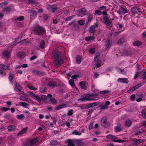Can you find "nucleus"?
Returning a JSON list of instances; mask_svg holds the SVG:
<instances>
[{
  "label": "nucleus",
  "mask_w": 146,
  "mask_h": 146,
  "mask_svg": "<svg viewBox=\"0 0 146 146\" xmlns=\"http://www.w3.org/2000/svg\"><path fill=\"white\" fill-rule=\"evenodd\" d=\"M52 56L53 58L54 59V63L55 65L58 66L63 64L64 60L61 54L59 51L53 50L52 54Z\"/></svg>",
  "instance_id": "nucleus-1"
},
{
  "label": "nucleus",
  "mask_w": 146,
  "mask_h": 146,
  "mask_svg": "<svg viewBox=\"0 0 146 146\" xmlns=\"http://www.w3.org/2000/svg\"><path fill=\"white\" fill-rule=\"evenodd\" d=\"M35 34L44 37L46 36V30L44 28L39 26H36L34 29Z\"/></svg>",
  "instance_id": "nucleus-2"
},
{
  "label": "nucleus",
  "mask_w": 146,
  "mask_h": 146,
  "mask_svg": "<svg viewBox=\"0 0 146 146\" xmlns=\"http://www.w3.org/2000/svg\"><path fill=\"white\" fill-rule=\"evenodd\" d=\"M39 141V139L37 137H35L27 142L23 143L22 146H33V145L38 142Z\"/></svg>",
  "instance_id": "nucleus-3"
},
{
  "label": "nucleus",
  "mask_w": 146,
  "mask_h": 146,
  "mask_svg": "<svg viewBox=\"0 0 146 146\" xmlns=\"http://www.w3.org/2000/svg\"><path fill=\"white\" fill-rule=\"evenodd\" d=\"M92 94H88L86 95H82L81 98L78 99V100H81L82 101L87 100L88 101L95 100L93 98H92Z\"/></svg>",
  "instance_id": "nucleus-4"
},
{
  "label": "nucleus",
  "mask_w": 146,
  "mask_h": 146,
  "mask_svg": "<svg viewBox=\"0 0 146 146\" xmlns=\"http://www.w3.org/2000/svg\"><path fill=\"white\" fill-rule=\"evenodd\" d=\"M106 138L107 139H111L112 141L115 142H118L119 143H122L125 141V140L121 139H115L117 138L115 136H113L112 135H108L106 136Z\"/></svg>",
  "instance_id": "nucleus-5"
},
{
  "label": "nucleus",
  "mask_w": 146,
  "mask_h": 146,
  "mask_svg": "<svg viewBox=\"0 0 146 146\" xmlns=\"http://www.w3.org/2000/svg\"><path fill=\"white\" fill-rule=\"evenodd\" d=\"M47 9L53 13H55L58 9V8L55 4L49 5L47 7Z\"/></svg>",
  "instance_id": "nucleus-6"
},
{
  "label": "nucleus",
  "mask_w": 146,
  "mask_h": 146,
  "mask_svg": "<svg viewBox=\"0 0 146 146\" xmlns=\"http://www.w3.org/2000/svg\"><path fill=\"white\" fill-rule=\"evenodd\" d=\"M8 69V67L5 65L1 64L0 65V74L3 76H5L6 73L4 70Z\"/></svg>",
  "instance_id": "nucleus-7"
},
{
  "label": "nucleus",
  "mask_w": 146,
  "mask_h": 146,
  "mask_svg": "<svg viewBox=\"0 0 146 146\" xmlns=\"http://www.w3.org/2000/svg\"><path fill=\"white\" fill-rule=\"evenodd\" d=\"M131 11L134 14L141 13H142L140 9L135 7H132L131 9Z\"/></svg>",
  "instance_id": "nucleus-8"
},
{
  "label": "nucleus",
  "mask_w": 146,
  "mask_h": 146,
  "mask_svg": "<svg viewBox=\"0 0 146 146\" xmlns=\"http://www.w3.org/2000/svg\"><path fill=\"white\" fill-rule=\"evenodd\" d=\"M87 84L84 81H82L79 82V85L82 89L86 90L88 88Z\"/></svg>",
  "instance_id": "nucleus-9"
},
{
  "label": "nucleus",
  "mask_w": 146,
  "mask_h": 146,
  "mask_svg": "<svg viewBox=\"0 0 146 146\" xmlns=\"http://www.w3.org/2000/svg\"><path fill=\"white\" fill-rule=\"evenodd\" d=\"M104 23L107 26H110V21L108 17L104 16L103 17Z\"/></svg>",
  "instance_id": "nucleus-10"
},
{
  "label": "nucleus",
  "mask_w": 146,
  "mask_h": 146,
  "mask_svg": "<svg viewBox=\"0 0 146 146\" xmlns=\"http://www.w3.org/2000/svg\"><path fill=\"white\" fill-rule=\"evenodd\" d=\"M26 55L25 53L23 52H20L17 54V56L18 58L22 59L24 58Z\"/></svg>",
  "instance_id": "nucleus-11"
},
{
  "label": "nucleus",
  "mask_w": 146,
  "mask_h": 146,
  "mask_svg": "<svg viewBox=\"0 0 146 146\" xmlns=\"http://www.w3.org/2000/svg\"><path fill=\"white\" fill-rule=\"evenodd\" d=\"M87 10L85 8H82L78 10V13L79 14L85 15Z\"/></svg>",
  "instance_id": "nucleus-12"
},
{
  "label": "nucleus",
  "mask_w": 146,
  "mask_h": 146,
  "mask_svg": "<svg viewBox=\"0 0 146 146\" xmlns=\"http://www.w3.org/2000/svg\"><path fill=\"white\" fill-rule=\"evenodd\" d=\"M28 127H27L23 128L19 132L17 133V136H21L22 135L26 133Z\"/></svg>",
  "instance_id": "nucleus-13"
},
{
  "label": "nucleus",
  "mask_w": 146,
  "mask_h": 146,
  "mask_svg": "<svg viewBox=\"0 0 146 146\" xmlns=\"http://www.w3.org/2000/svg\"><path fill=\"white\" fill-rule=\"evenodd\" d=\"M3 56L6 58H8L9 57L11 53L10 52L7 50H5L3 51Z\"/></svg>",
  "instance_id": "nucleus-14"
},
{
  "label": "nucleus",
  "mask_w": 146,
  "mask_h": 146,
  "mask_svg": "<svg viewBox=\"0 0 146 146\" xmlns=\"http://www.w3.org/2000/svg\"><path fill=\"white\" fill-rule=\"evenodd\" d=\"M117 81L121 83L126 84H127L129 82L128 79L125 78H119L118 79Z\"/></svg>",
  "instance_id": "nucleus-15"
},
{
  "label": "nucleus",
  "mask_w": 146,
  "mask_h": 146,
  "mask_svg": "<svg viewBox=\"0 0 146 146\" xmlns=\"http://www.w3.org/2000/svg\"><path fill=\"white\" fill-rule=\"evenodd\" d=\"M111 41L110 40H108L106 42L105 45L106 46V48L107 49V48H109L111 46Z\"/></svg>",
  "instance_id": "nucleus-16"
},
{
  "label": "nucleus",
  "mask_w": 146,
  "mask_h": 146,
  "mask_svg": "<svg viewBox=\"0 0 146 146\" xmlns=\"http://www.w3.org/2000/svg\"><path fill=\"white\" fill-rule=\"evenodd\" d=\"M119 14L121 15H124L126 13H127V11L125 9L121 7L119 9Z\"/></svg>",
  "instance_id": "nucleus-17"
},
{
  "label": "nucleus",
  "mask_w": 146,
  "mask_h": 146,
  "mask_svg": "<svg viewBox=\"0 0 146 146\" xmlns=\"http://www.w3.org/2000/svg\"><path fill=\"white\" fill-rule=\"evenodd\" d=\"M98 27V25L97 24H95V25L91 26L90 28V31L91 33H93L95 30L96 27Z\"/></svg>",
  "instance_id": "nucleus-18"
},
{
  "label": "nucleus",
  "mask_w": 146,
  "mask_h": 146,
  "mask_svg": "<svg viewBox=\"0 0 146 146\" xmlns=\"http://www.w3.org/2000/svg\"><path fill=\"white\" fill-rule=\"evenodd\" d=\"M143 142V140L141 139H138L134 140L132 143L133 145H137Z\"/></svg>",
  "instance_id": "nucleus-19"
},
{
  "label": "nucleus",
  "mask_w": 146,
  "mask_h": 146,
  "mask_svg": "<svg viewBox=\"0 0 146 146\" xmlns=\"http://www.w3.org/2000/svg\"><path fill=\"white\" fill-rule=\"evenodd\" d=\"M132 123V121L130 119H127L125 122V125L127 127H129Z\"/></svg>",
  "instance_id": "nucleus-20"
},
{
  "label": "nucleus",
  "mask_w": 146,
  "mask_h": 146,
  "mask_svg": "<svg viewBox=\"0 0 146 146\" xmlns=\"http://www.w3.org/2000/svg\"><path fill=\"white\" fill-rule=\"evenodd\" d=\"M142 44V42L139 40L135 41L133 43V45L136 46H141Z\"/></svg>",
  "instance_id": "nucleus-21"
},
{
  "label": "nucleus",
  "mask_w": 146,
  "mask_h": 146,
  "mask_svg": "<svg viewBox=\"0 0 146 146\" xmlns=\"http://www.w3.org/2000/svg\"><path fill=\"white\" fill-rule=\"evenodd\" d=\"M56 85V82L54 81H52L50 82L48 84V86L51 87H55Z\"/></svg>",
  "instance_id": "nucleus-22"
},
{
  "label": "nucleus",
  "mask_w": 146,
  "mask_h": 146,
  "mask_svg": "<svg viewBox=\"0 0 146 146\" xmlns=\"http://www.w3.org/2000/svg\"><path fill=\"white\" fill-rule=\"evenodd\" d=\"M15 76V75L13 72H10L9 74V79L10 82L11 83H12L13 82V79Z\"/></svg>",
  "instance_id": "nucleus-23"
},
{
  "label": "nucleus",
  "mask_w": 146,
  "mask_h": 146,
  "mask_svg": "<svg viewBox=\"0 0 146 146\" xmlns=\"http://www.w3.org/2000/svg\"><path fill=\"white\" fill-rule=\"evenodd\" d=\"M67 142L68 143V146H75L74 142L72 139H68L67 140Z\"/></svg>",
  "instance_id": "nucleus-24"
},
{
  "label": "nucleus",
  "mask_w": 146,
  "mask_h": 146,
  "mask_svg": "<svg viewBox=\"0 0 146 146\" xmlns=\"http://www.w3.org/2000/svg\"><path fill=\"white\" fill-rule=\"evenodd\" d=\"M82 57L80 55H78L76 58V62L78 64H80L82 61Z\"/></svg>",
  "instance_id": "nucleus-25"
},
{
  "label": "nucleus",
  "mask_w": 146,
  "mask_h": 146,
  "mask_svg": "<svg viewBox=\"0 0 146 146\" xmlns=\"http://www.w3.org/2000/svg\"><path fill=\"white\" fill-rule=\"evenodd\" d=\"M21 39V37H18V38L15 39L14 41L13 42L12 44H18L20 41H19V40Z\"/></svg>",
  "instance_id": "nucleus-26"
},
{
  "label": "nucleus",
  "mask_w": 146,
  "mask_h": 146,
  "mask_svg": "<svg viewBox=\"0 0 146 146\" xmlns=\"http://www.w3.org/2000/svg\"><path fill=\"white\" fill-rule=\"evenodd\" d=\"M131 54V51L129 50H125L122 53V55L125 56H128Z\"/></svg>",
  "instance_id": "nucleus-27"
},
{
  "label": "nucleus",
  "mask_w": 146,
  "mask_h": 146,
  "mask_svg": "<svg viewBox=\"0 0 146 146\" xmlns=\"http://www.w3.org/2000/svg\"><path fill=\"white\" fill-rule=\"evenodd\" d=\"M19 105L22 106L23 107L26 108L29 105L24 102H21L19 103Z\"/></svg>",
  "instance_id": "nucleus-28"
},
{
  "label": "nucleus",
  "mask_w": 146,
  "mask_h": 146,
  "mask_svg": "<svg viewBox=\"0 0 146 146\" xmlns=\"http://www.w3.org/2000/svg\"><path fill=\"white\" fill-rule=\"evenodd\" d=\"M76 143L79 146H83L84 145V142H82L80 140H78L76 141Z\"/></svg>",
  "instance_id": "nucleus-29"
},
{
  "label": "nucleus",
  "mask_w": 146,
  "mask_h": 146,
  "mask_svg": "<svg viewBox=\"0 0 146 146\" xmlns=\"http://www.w3.org/2000/svg\"><path fill=\"white\" fill-rule=\"evenodd\" d=\"M41 98L42 100H43L44 102H47L49 101V100L47 98V96L44 95H42Z\"/></svg>",
  "instance_id": "nucleus-30"
},
{
  "label": "nucleus",
  "mask_w": 146,
  "mask_h": 146,
  "mask_svg": "<svg viewBox=\"0 0 146 146\" xmlns=\"http://www.w3.org/2000/svg\"><path fill=\"white\" fill-rule=\"evenodd\" d=\"M15 128V126L14 125H9L7 127V129L9 131H13Z\"/></svg>",
  "instance_id": "nucleus-31"
},
{
  "label": "nucleus",
  "mask_w": 146,
  "mask_h": 146,
  "mask_svg": "<svg viewBox=\"0 0 146 146\" xmlns=\"http://www.w3.org/2000/svg\"><path fill=\"white\" fill-rule=\"evenodd\" d=\"M107 121V117H104L102 118L101 120V123L102 125L104 124Z\"/></svg>",
  "instance_id": "nucleus-32"
},
{
  "label": "nucleus",
  "mask_w": 146,
  "mask_h": 146,
  "mask_svg": "<svg viewBox=\"0 0 146 146\" xmlns=\"http://www.w3.org/2000/svg\"><path fill=\"white\" fill-rule=\"evenodd\" d=\"M66 105L65 104H63L60 105L59 106H58L55 109V110H60V109L63 108L64 107H66Z\"/></svg>",
  "instance_id": "nucleus-33"
},
{
  "label": "nucleus",
  "mask_w": 146,
  "mask_h": 146,
  "mask_svg": "<svg viewBox=\"0 0 146 146\" xmlns=\"http://www.w3.org/2000/svg\"><path fill=\"white\" fill-rule=\"evenodd\" d=\"M16 117L19 119L23 120L25 117V116L23 114L17 115L16 116Z\"/></svg>",
  "instance_id": "nucleus-34"
},
{
  "label": "nucleus",
  "mask_w": 146,
  "mask_h": 146,
  "mask_svg": "<svg viewBox=\"0 0 146 146\" xmlns=\"http://www.w3.org/2000/svg\"><path fill=\"white\" fill-rule=\"evenodd\" d=\"M72 134L80 135H81V133L79 131L75 130L72 132Z\"/></svg>",
  "instance_id": "nucleus-35"
},
{
  "label": "nucleus",
  "mask_w": 146,
  "mask_h": 146,
  "mask_svg": "<svg viewBox=\"0 0 146 146\" xmlns=\"http://www.w3.org/2000/svg\"><path fill=\"white\" fill-rule=\"evenodd\" d=\"M32 72L35 75H40L41 74V73L40 71L36 70H33L32 71Z\"/></svg>",
  "instance_id": "nucleus-36"
},
{
  "label": "nucleus",
  "mask_w": 146,
  "mask_h": 146,
  "mask_svg": "<svg viewBox=\"0 0 146 146\" xmlns=\"http://www.w3.org/2000/svg\"><path fill=\"white\" fill-rule=\"evenodd\" d=\"M99 104V103L98 102H96L93 103H91L88 105H89L90 108L97 106Z\"/></svg>",
  "instance_id": "nucleus-37"
},
{
  "label": "nucleus",
  "mask_w": 146,
  "mask_h": 146,
  "mask_svg": "<svg viewBox=\"0 0 146 146\" xmlns=\"http://www.w3.org/2000/svg\"><path fill=\"white\" fill-rule=\"evenodd\" d=\"M45 42L44 40H41L40 43V46L42 49L44 48V47Z\"/></svg>",
  "instance_id": "nucleus-38"
},
{
  "label": "nucleus",
  "mask_w": 146,
  "mask_h": 146,
  "mask_svg": "<svg viewBox=\"0 0 146 146\" xmlns=\"http://www.w3.org/2000/svg\"><path fill=\"white\" fill-rule=\"evenodd\" d=\"M115 132H118L121 131V129L119 126L118 125L115 127Z\"/></svg>",
  "instance_id": "nucleus-39"
},
{
  "label": "nucleus",
  "mask_w": 146,
  "mask_h": 146,
  "mask_svg": "<svg viewBox=\"0 0 146 146\" xmlns=\"http://www.w3.org/2000/svg\"><path fill=\"white\" fill-rule=\"evenodd\" d=\"M50 101L53 104H56L57 103V101L54 97H52L50 99Z\"/></svg>",
  "instance_id": "nucleus-40"
},
{
  "label": "nucleus",
  "mask_w": 146,
  "mask_h": 146,
  "mask_svg": "<svg viewBox=\"0 0 146 146\" xmlns=\"http://www.w3.org/2000/svg\"><path fill=\"white\" fill-rule=\"evenodd\" d=\"M141 113L142 117L146 119V110L145 109L143 110Z\"/></svg>",
  "instance_id": "nucleus-41"
},
{
  "label": "nucleus",
  "mask_w": 146,
  "mask_h": 146,
  "mask_svg": "<svg viewBox=\"0 0 146 146\" xmlns=\"http://www.w3.org/2000/svg\"><path fill=\"white\" fill-rule=\"evenodd\" d=\"M74 113V111L72 109H70L68 111L67 115L69 116H71Z\"/></svg>",
  "instance_id": "nucleus-42"
},
{
  "label": "nucleus",
  "mask_w": 146,
  "mask_h": 146,
  "mask_svg": "<svg viewBox=\"0 0 146 146\" xmlns=\"http://www.w3.org/2000/svg\"><path fill=\"white\" fill-rule=\"evenodd\" d=\"M15 88H17L19 91H21V87L18 83H17L15 85Z\"/></svg>",
  "instance_id": "nucleus-43"
},
{
  "label": "nucleus",
  "mask_w": 146,
  "mask_h": 146,
  "mask_svg": "<svg viewBox=\"0 0 146 146\" xmlns=\"http://www.w3.org/2000/svg\"><path fill=\"white\" fill-rule=\"evenodd\" d=\"M20 99L22 100L27 102H29L28 100L23 96H21L20 97Z\"/></svg>",
  "instance_id": "nucleus-44"
},
{
  "label": "nucleus",
  "mask_w": 146,
  "mask_h": 146,
  "mask_svg": "<svg viewBox=\"0 0 146 146\" xmlns=\"http://www.w3.org/2000/svg\"><path fill=\"white\" fill-rule=\"evenodd\" d=\"M32 4V5H36L37 4V2L35 0H30L28 4Z\"/></svg>",
  "instance_id": "nucleus-45"
},
{
  "label": "nucleus",
  "mask_w": 146,
  "mask_h": 146,
  "mask_svg": "<svg viewBox=\"0 0 146 146\" xmlns=\"http://www.w3.org/2000/svg\"><path fill=\"white\" fill-rule=\"evenodd\" d=\"M30 12L31 13V15L34 17L36 16L37 15V12L34 11L33 10H31Z\"/></svg>",
  "instance_id": "nucleus-46"
},
{
  "label": "nucleus",
  "mask_w": 146,
  "mask_h": 146,
  "mask_svg": "<svg viewBox=\"0 0 146 146\" xmlns=\"http://www.w3.org/2000/svg\"><path fill=\"white\" fill-rule=\"evenodd\" d=\"M95 14L96 15H101L102 14V12L100 10H96L95 11Z\"/></svg>",
  "instance_id": "nucleus-47"
},
{
  "label": "nucleus",
  "mask_w": 146,
  "mask_h": 146,
  "mask_svg": "<svg viewBox=\"0 0 146 146\" xmlns=\"http://www.w3.org/2000/svg\"><path fill=\"white\" fill-rule=\"evenodd\" d=\"M85 40L87 41H89L90 40H94V38L92 36L86 37L85 38Z\"/></svg>",
  "instance_id": "nucleus-48"
},
{
  "label": "nucleus",
  "mask_w": 146,
  "mask_h": 146,
  "mask_svg": "<svg viewBox=\"0 0 146 146\" xmlns=\"http://www.w3.org/2000/svg\"><path fill=\"white\" fill-rule=\"evenodd\" d=\"M110 91L109 90H106L104 91H101L100 92V93L102 94H105L109 93Z\"/></svg>",
  "instance_id": "nucleus-49"
},
{
  "label": "nucleus",
  "mask_w": 146,
  "mask_h": 146,
  "mask_svg": "<svg viewBox=\"0 0 146 146\" xmlns=\"http://www.w3.org/2000/svg\"><path fill=\"white\" fill-rule=\"evenodd\" d=\"M69 82L70 84L71 85L73 88L75 87L74 84V81L71 80H69Z\"/></svg>",
  "instance_id": "nucleus-50"
},
{
  "label": "nucleus",
  "mask_w": 146,
  "mask_h": 146,
  "mask_svg": "<svg viewBox=\"0 0 146 146\" xmlns=\"http://www.w3.org/2000/svg\"><path fill=\"white\" fill-rule=\"evenodd\" d=\"M110 125V123L107 121L104 124H103L102 126L104 127L107 128L109 127Z\"/></svg>",
  "instance_id": "nucleus-51"
},
{
  "label": "nucleus",
  "mask_w": 146,
  "mask_h": 146,
  "mask_svg": "<svg viewBox=\"0 0 146 146\" xmlns=\"http://www.w3.org/2000/svg\"><path fill=\"white\" fill-rule=\"evenodd\" d=\"M24 19V17L23 16H20L16 19V20L19 21H21Z\"/></svg>",
  "instance_id": "nucleus-52"
},
{
  "label": "nucleus",
  "mask_w": 146,
  "mask_h": 146,
  "mask_svg": "<svg viewBox=\"0 0 146 146\" xmlns=\"http://www.w3.org/2000/svg\"><path fill=\"white\" fill-rule=\"evenodd\" d=\"M124 41V39L123 38L120 39L117 42V44L119 45H121L123 44Z\"/></svg>",
  "instance_id": "nucleus-53"
},
{
  "label": "nucleus",
  "mask_w": 146,
  "mask_h": 146,
  "mask_svg": "<svg viewBox=\"0 0 146 146\" xmlns=\"http://www.w3.org/2000/svg\"><path fill=\"white\" fill-rule=\"evenodd\" d=\"M29 41H27L26 39H24L22 40L20 42V43L21 44H27L29 42Z\"/></svg>",
  "instance_id": "nucleus-54"
},
{
  "label": "nucleus",
  "mask_w": 146,
  "mask_h": 146,
  "mask_svg": "<svg viewBox=\"0 0 146 146\" xmlns=\"http://www.w3.org/2000/svg\"><path fill=\"white\" fill-rule=\"evenodd\" d=\"M46 87H43L40 89V91L41 93H44L46 91Z\"/></svg>",
  "instance_id": "nucleus-55"
},
{
  "label": "nucleus",
  "mask_w": 146,
  "mask_h": 146,
  "mask_svg": "<svg viewBox=\"0 0 146 146\" xmlns=\"http://www.w3.org/2000/svg\"><path fill=\"white\" fill-rule=\"evenodd\" d=\"M9 108H5V107H2L0 108V110L4 111H7L9 110Z\"/></svg>",
  "instance_id": "nucleus-56"
},
{
  "label": "nucleus",
  "mask_w": 146,
  "mask_h": 146,
  "mask_svg": "<svg viewBox=\"0 0 146 146\" xmlns=\"http://www.w3.org/2000/svg\"><path fill=\"white\" fill-rule=\"evenodd\" d=\"M78 24L81 25H83L85 24V21L83 20H81L78 21Z\"/></svg>",
  "instance_id": "nucleus-57"
},
{
  "label": "nucleus",
  "mask_w": 146,
  "mask_h": 146,
  "mask_svg": "<svg viewBox=\"0 0 146 146\" xmlns=\"http://www.w3.org/2000/svg\"><path fill=\"white\" fill-rule=\"evenodd\" d=\"M4 10V11H6V12H9L11 11V9L10 7H6L5 8Z\"/></svg>",
  "instance_id": "nucleus-58"
},
{
  "label": "nucleus",
  "mask_w": 146,
  "mask_h": 146,
  "mask_svg": "<svg viewBox=\"0 0 146 146\" xmlns=\"http://www.w3.org/2000/svg\"><path fill=\"white\" fill-rule=\"evenodd\" d=\"M29 94L34 98H35L36 96V95H35V94L31 92H29Z\"/></svg>",
  "instance_id": "nucleus-59"
},
{
  "label": "nucleus",
  "mask_w": 146,
  "mask_h": 146,
  "mask_svg": "<svg viewBox=\"0 0 146 146\" xmlns=\"http://www.w3.org/2000/svg\"><path fill=\"white\" fill-rule=\"evenodd\" d=\"M36 100H37L39 102H40L42 100V99L41 98L39 97L38 96L36 95L35 98Z\"/></svg>",
  "instance_id": "nucleus-60"
},
{
  "label": "nucleus",
  "mask_w": 146,
  "mask_h": 146,
  "mask_svg": "<svg viewBox=\"0 0 146 146\" xmlns=\"http://www.w3.org/2000/svg\"><path fill=\"white\" fill-rule=\"evenodd\" d=\"M89 52L91 54H94L95 53V51L94 48L90 49L89 51Z\"/></svg>",
  "instance_id": "nucleus-61"
},
{
  "label": "nucleus",
  "mask_w": 146,
  "mask_h": 146,
  "mask_svg": "<svg viewBox=\"0 0 146 146\" xmlns=\"http://www.w3.org/2000/svg\"><path fill=\"white\" fill-rule=\"evenodd\" d=\"M94 122H91L89 126V129L90 130H91L93 128V126L94 124Z\"/></svg>",
  "instance_id": "nucleus-62"
},
{
  "label": "nucleus",
  "mask_w": 146,
  "mask_h": 146,
  "mask_svg": "<svg viewBox=\"0 0 146 146\" xmlns=\"http://www.w3.org/2000/svg\"><path fill=\"white\" fill-rule=\"evenodd\" d=\"M73 18V17L72 16L68 17L66 19L65 21H70Z\"/></svg>",
  "instance_id": "nucleus-63"
},
{
  "label": "nucleus",
  "mask_w": 146,
  "mask_h": 146,
  "mask_svg": "<svg viewBox=\"0 0 146 146\" xmlns=\"http://www.w3.org/2000/svg\"><path fill=\"white\" fill-rule=\"evenodd\" d=\"M142 76L143 77H142V78L143 80L146 79V72H144V73L143 74Z\"/></svg>",
  "instance_id": "nucleus-64"
}]
</instances>
